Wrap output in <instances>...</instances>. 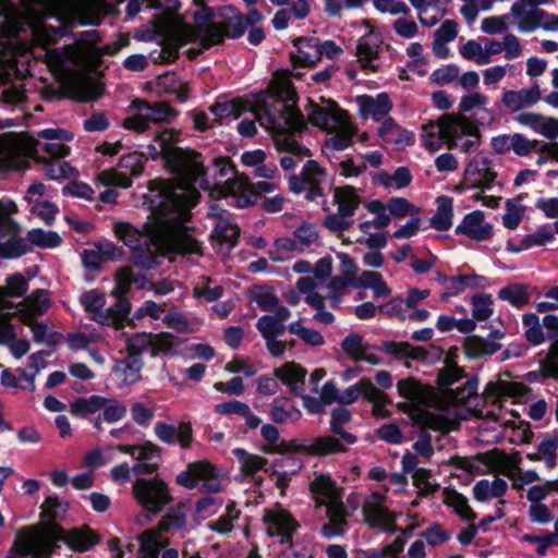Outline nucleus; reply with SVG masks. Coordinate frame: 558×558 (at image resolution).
<instances>
[{"label": "nucleus", "mask_w": 558, "mask_h": 558, "mask_svg": "<svg viewBox=\"0 0 558 558\" xmlns=\"http://www.w3.org/2000/svg\"><path fill=\"white\" fill-rule=\"evenodd\" d=\"M59 536V531L53 526L24 527L16 533L7 558H48Z\"/></svg>", "instance_id": "9b49d317"}, {"label": "nucleus", "mask_w": 558, "mask_h": 558, "mask_svg": "<svg viewBox=\"0 0 558 558\" xmlns=\"http://www.w3.org/2000/svg\"><path fill=\"white\" fill-rule=\"evenodd\" d=\"M453 218V199L447 195L436 198V213L430 219L432 226L439 230L446 231L451 228Z\"/></svg>", "instance_id": "603ef678"}, {"label": "nucleus", "mask_w": 558, "mask_h": 558, "mask_svg": "<svg viewBox=\"0 0 558 558\" xmlns=\"http://www.w3.org/2000/svg\"><path fill=\"white\" fill-rule=\"evenodd\" d=\"M384 37L381 33L375 28H369L363 35L356 46V58L361 69L365 72H376L381 66Z\"/></svg>", "instance_id": "b1692460"}, {"label": "nucleus", "mask_w": 558, "mask_h": 558, "mask_svg": "<svg viewBox=\"0 0 558 558\" xmlns=\"http://www.w3.org/2000/svg\"><path fill=\"white\" fill-rule=\"evenodd\" d=\"M275 182H257L250 183L247 177L238 175L235 180L228 182L225 189L216 190L218 195H232L238 207L243 208L254 204L257 195L263 193H271L276 190Z\"/></svg>", "instance_id": "4be33fe9"}, {"label": "nucleus", "mask_w": 558, "mask_h": 558, "mask_svg": "<svg viewBox=\"0 0 558 558\" xmlns=\"http://www.w3.org/2000/svg\"><path fill=\"white\" fill-rule=\"evenodd\" d=\"M499 349L500 344L496 341L476 336L468 338L464 343V351L470 357L490 355L497 352Z\"/></svg>", "instance_id": "13d9d810"}, {"label": "nucleus", "mask_w": 558, "mask_h": 558, "mask_svg": "<svg viewBox=\"0 0 558 558\" xmlns=\"http://www.w3.org/2000/svg\"><path fill=\"white\" fill-rule=\"evenodd\" d=\"M418 11V19L425 26L436 25L446 13L450 0H409Z\"/></svg>", "instance_id": "ea45409f"}, {"label": "nucleus", "mask_w": 558, "mask_h": 558, "mask_svg": "<svg viewBox=\"0 0 558 558\" xmlns=\"http://www.w3.org/2000/svg\"><path fill=\"white\" fill-rule=\"evenodd\" d=\"M508 488L505 480L496 477L493 481L482 480L473 487V495L477 501L484 502L493 498L502 497Z\"/></svg>", "instance_id": "3c124183"}, {"label": "nucleus", "mask_w": 558, "mask_h": 558, "mask_svg": "<svg viewBox=\"0 0 558 558\" xmlns=\"http://www.w3.org/2000/svg\"><path fill=\"white\" fill-rule=\"evenodd\" d=\"M43 526L56 527L60 535L58 539H63L68 546L77 551H86L98 542L94 532L86 527L64 532L54 524H44Z\"/></svg>", "instance_id": "79ce46f5"}, {"label": "nucleus", "mask_w": 558, "mask_h": 558, "mask_svg": "<svg viewBox=\"0 0 558 558\" xmlns=\"http://www.w3.org/2000/svg\"><path fill=\"white\" fill-rule=\"evenodd\" d=\"M295 253H301L294 239L281 236L274 241L268 250V255L274 262H287L293 257Z\"/></svg>", "instance_id": "4d7b16f0"}, {"label": "nucleus", "mask_w": 558, "mask_h": 558, "mask_svg": "<svg viewBox=\"0 0 558 558\" xmlns=\"http://www.w3.org/2000/svg\"><path fill=\"white\" fill-rule=\"evenodd\" d=\"M33 44L44 48L46 63L65 93L73 99L90 101L101 94V85L96 82L87 70L86 54L93 51L99 41L96 32H84L77 39V47L47 49L54 41L58 32L39 23L33 26Z\"/></svg>", "instance_id": "f03ea898"}, {"label": "nucleus", "mask_w": 558, "mask_h": 558, "mask_svg": "<svg viewBox=\"0 0 558 558\" xmlns=\"http://www.w3.org/2000/svg\"><path fill=\"white\" fill-rule=\"evenodd\" d=\"M498 298L515 307H522L530 302L527 288L520 283H511L498 291Z\"/></svg>", "instance_id": "bf43d9fd"}, {"label": "nucleus", "mask_w": 558, "mask_h": 558, "mask_svg": "<svg viewBox=\"0 0 558 558\" xmlns=\"http://www.w3.org/2000/svg\"><path fill=\"white\" fill-rule=\"evenodd\" d=\"M104 397L90 396L76 398L70 403L69 411L75 416H86L102 409Z\"/></svg>", "instance_id": "052dcab7"}, {"label": "nucleus", "mask_w": 558, "mask_h": 558, "mask_svg": "<svg viewBox=\"0 0 558 558\" xmlns=\"http://www.w3.org/2000/svg\"><path fill=\"white\" fill-rule=\"evenodd\" d=\"M19 21L8 0H0V85L21 76L19 58L26 57V49L12 38L19 32Z\"/></svg>", "instance_id": "1a4fd4ad"}, {"label": "nucleus", "mask_w": 558, "mask_h": 558, "mask_svg": "<svg viewBox=\"0 0 558 558\" xmlns=\"http://www.w3.org/2000/svg\"><path fill=\"white\" fill-rule=\"evenodd\" d=\"M542 99V92L537 84L519 90L508 89L502 93L501 101L510 111L517 112L521 109L536 105Z\"/></svg>", "instance_id": "c9c22d12"}, {"label": "nucleus", "mask_w": 558, "mask_h": 558, "mask_svg": "<svg viewBox=\"0 0 558 558\" xmlns=\"http://www.w3.org/2000/svg\"><path fill=\"white\" fill-rule=\"evenodd\" d=\"M263 438L266 440V445L262 447V450L265 453L274 454V453H287L294 452L291 445L296 444L298 439H293L290 441H279L280 435L277 427L270 424H266L260 429Z\"/></svg>", "instance_id": "8fccbe9b"}, {"label": "nucleus", "mask_w": 558, "mask_h": 558, "mask_svg": "<svg viewBox=\"0 0 558 558\" xmlns=\"http://www.w3.org/2000/svg\"><path fill=\"white\" fill-rule=\"evenodd\" d=\"M268 94H258L252 99H233L210 107V111L221 121L227 118L238 119L244 111H252L259 124L265 129L276 128V119L266 110Z\"/></svg>", "instance_id": "f3484780"}, {"label": "nucleus", "mask_w": 558, "mask_h": 558, "mask_svg": "<svg viewBox=\"0 0 558 558\" xmlns=\"http://www.w3.org/2000/svg\"><path fill=\"white\" fill-rule=\"evenodd\" d=\"M73 140V134L64 129H45L34 138L35 149L33 159L40 160L39 153H46L50 158H64L71 149L68 145Z\"/></svg>", "instance_id": "5701e85b"}, {"label": "nucleus", "mask_w": 558, "mask_h": 558, "mask_svg": "<svg viewBox=\"0 0 558 558\" xmlns=\"http://www.w3.org/2000/svg\"><path fill=\"white\" fill-rule=\"evenodd\" d=\"M193 1L198 7L194 13L195 29L186 25L180 15L169 12L155 19L142 32L143 40L157 41L161 47L156 62H173L178 58L179 48L185 44L199 41L203 48H208L225 38L227 25L213 22V10L204 5V0Z\"/></svg>", "instance_id": "20e7f679"}, {"label": "nucleus", "mask_w": 558, "mask_h": 558, "mask_svg": "<svg viewBox=\"0 0 558 558\" xmlns=\"http://www.w3.org/2000/svg\"><path fill=\"white\" fill-rule=\"evenodd\" d=\"M296 51L291 54L292 63L296 68L313 66L320 60L319 44L315 38H298L294 40Z\"/></svg>", "instance_id": "a19ab883"}, {"label": "nucleus", "mask_w": 558, "mask_h": 558, "mask_svg": "<svg viewBox=\"0 0 558 558\" xmlns=\"http://www.w3.org/2000/svg\"><path fill=\"white\" fill-rule=\"evenodd\" d=\"M209 216L217 219L213 238L220 245L232 247L240 233L238 226L231 221V218L226 210L219 209L217 206L210 207Z\"/></svg>", "instance_id": "72a5a7b5"}, {"label": "nucleus", "mask_w": 558, "mask_h": 558, "mask_svg": "<svg viewBox=\"0 0 558 558\" xmlns=\"http://www.w3.org/2000/svg\"><path fill=\"white\" fill-rule=\"evenodd\" d=\"M35 149L34 137L26 132L0 134V172L28 168Z\"/></svg>", "instance_id": "f8f14e48"}, {"label": "nucleus", "mask_w": 558, "mask_h": 558, "mask_svg": "<svg viewBox=\"0 0 558 558\" xmlns=\"http://www.w3.org/2000/svg\"><path fill=\"white\" fill-rule=\"evenodd\" d=\"M428 296L429 290H420L413 288L409 290L405 301L401 298L391 299L388 303L381 306V311L390 315H398L400 318L404 319L405 316L401 315L403 305H405L407 308H414L418 303L423 302Z\"/></svg>", "instance_id": "a18cd8bd"}, {"label": "nucleus", "mask_w": 558, "mask_h": 558, "mask_svg": "<svg viewBox=\"0 0 558 558\" xmlns=\"http://www.w3.org/2000/svg\"><path fill=\"white\" fill-rule=\"evenodd\" d=\"M447 147L457 148L463 153L475 149L481 144L477 125L462 113L442 114Z\"/></svg>", "instance_id": "2eb2a0df"}, {"label": "nucleus", "mask_w": 558, "mask_h": 558, "mask_svg": "<svg viewBox=\"0 0 558 558\" xmlns=\"http://www.w3.org/2000/svg\"><path fill=\"white\" fill-rule=\"evenodd\" d=\"M311 493L318 505L327 508L328 523L323 532L327 537L341 535L347 529L348 512L341 500L340 490L328 474H316L310 484Z\"/></svg>", "instance_id": "9d476101"}, {"label": "nucleus", "mask_w": 558, "mask_h": 558, "mask_svg": "<svg viewBox=\"0 0 558 558\" xmlns=\"http://www.w3.org/2000/svg\"><path fill=\"white\" fill-rule=\"evenodd\" d=\"M102 414L95 421V427L101 428V421L114 423L122 420L126 415V407L113 399L104 398Z\"/></svg>", "instance_id": "0e129e2a"}, {"label": "nucleus", "mask_w": 558, "mask_h": 558, "mask_svg": "<svg viewBox=\"0 0 558 558\" xmlns=\"http://www.w3.org/2000/svg\"><path fill=\"white\" fill-rule=\"evenodd\" d=\"M132 493L135 500L149 512H159L170 501L167 485L159 478H137Z\"/></svg>", "instance_id": "6ab92c4d"}, {"label": "nucleus", "mask_w": 558, "mask_h": 558, "mask_svg": "<svg viewBox=\"0 0 558 558\" xmlns=\"http://www.w3.org/2000/svg\"><path fill=\"white\" fill-rule=\"evenodd\" d=\"M496 178L497 172L494 169L493 161L486 153L480 151L465 165L463 180L454 187V191L462 192L465 189L488 190Z\"/></svg>", "instance_id": "a211bd4d"}, {"label": "nucleus", "mask_w": 558, "mask_h": 558, "mask_svg": "<svg viewBox=\"0 0 558 558\" xmlns=\"http://www.w3.org/2000/svg\"><path fill=\"white\" fill-rule=\"evenodd\" d=\"M359 113L363 119L381 120L390 112L392 105L387 94L376 96L361 95L356 97Z\"/></svg>", "instance_id": "473e14b6"}, {"label": "nucleus", "mask_w": 558, "mask_h": 558, "mask_svg": "<svg viewBox=\"0 0 558 558\" xmlns=\"http://www.w3.org/2000/svg\"><path fill=\"white\" fill-rule=\"evenodd\" d=\"M61 158L40 157L39 163H43L44 174L51 180L72 179L77 177V171Z\"/></svg>", "instance_id": "5fc2aeb1"}, {"label": "nucleus", "mask_w": 558, "mask_h": 558, "mask_svg": "<svg viewBox=\"0 0 558 558\" xmlns=\"http://www.w3.org/2000/svg\"><path fill=\"white\" fill-rule=\"evenodd\" d=\"M452 463L470 474L498 473L504 474L513 481L514 488H521L523 484H530L539 480L535 471H526L519 478H514L521 463L519 452L510 454L500 450H492L477 454L474 458L457 457Z\"/></svg>", "instance_id": "6e6552de"}, {"label": "nucleus", "mask_w": 558, "mask_h": 558, "mask_svg": "<svg viewBox=\"0 0 558 558\" xmlns=\"http://www.w3.org/2000/svg\"><path fill=\"white\" fill-rule=\"evenodd\" d=\"M363 514L365 521L373 527H378L387 532L395 531L396 515L385 506V496L373 493L363 504Z\"/></svg>", "instance_id": "393cba45"}, {"label": "nucleus", "mask_w": 558, "mask_h": 558, "mask_svg": "<svg viewBox=\"0 0 558 558\" xmlns=\"http://www.w3.org/2000/svg\"><path fill=\"white\" fill-rule=\"evenodd\" d=\"M477 381L469 380L457 390L446 389L439 396V408L454 420V425L450 429H454L458 424V417L463 415L458 411V405H464L466 411L471 414L484 416L493 414L486 407L488 403H495L501 400L505 396L518 397L524 393L525 386L521 383L498 378L496 381H490L486 385L482 395L477 392Z\"/></svg>", "instance_id": "39448f33"}, {"label": "nucleus", "mask_w": 558, "mask_h": 558, "mask_svg": "<svg viewBox=\"0 0 558 558\" xmlns=\"http://www.w3.org/2000/svg\"><path fill=\"white\" fill-rule=\"evenodd\" d=\"M29 13L56 16L58 20L81 19L97 5V0H21Z\"/></svg>", "instance_id": "dca6fc26"}, {"label": "nucleus", "mask_w": 558, "mask_h": 558, "mask_svg": "<svg viewBox=\"0 0 558 558\" xmlns=\"http://www.w3.org/2000/svg\"><path fill=\"white\" fill-rule=\"evenodd\" d=\"M488 97L483 93L465 94L460 99L459 113H471L475 124H490L495 119V113L488 108Z\"/></svg>", "instance_id": "bb28decb"}, {"label": "nucleus", "mask_w": 558, "mask_h": 558, "mask_svg": "<svg viewBox=\"0 0 558 558\" xmlns=\"http://www.w3.org/2000/svg\"><path fill=\"white\" fill-rule=\"evenodd\" d=\"M142 364L137 356L130 354L120 360L113 367V374L120 386H129L138 381L141 377Z\"/></svg>", "instance_id": "37998d69"}, {"label": "nucleus", "mask_w": 558, "mask_h": 558, "mask_svg": "<svg viewBox=\"0 0 558 558\" xmlns=\"http://www.w3.org/2000/svg\"><path fill=\"white\" fill-rule=\"evenodd\" d=\"M456 233L463 234L477 242H483L492 238L493 226L485 221L483 211L474 210L463 217L456 228Z\"/></svg>", "instance_id": "c756f323"}, {"label": "nucleus", "mask_w": 558, "mask_h": 558, "mask_svg": "<svg viewBox=\"0 0 558 558\" xmlns=\"http://www.w3.org/2000/svg\"><path fill=\"white\" fill-rule=\"evenodd\" d=\"M178 140L179 134L174 130L166 129L154 137L153 142L147 146V149L151 159L156 160L162 157L167 167L178 174L175 181L160 180L161 182L168 183L173 187L186 184L189 187L196 191V199L193 204H189V211L198 199L199 189H209V194L213 198L232 197V195H218V193H216V190L225 189L228 182L235 180L236 177L240 175L236 173L229 159L218 158L215 160V179H219L220 181L216 182L215 185L210 187L199 154L177 147ZM190 216L189 214V217Z\"/></svg>", "instance_id": "7ed1b4c3"}, {"label": "nucleus", "mask_w": 558, "mask_h": 558, "mask_svg": "<svg viewBox=\"0 0 558 558\" xmlns=\"http://www.w3.org/2000/svg\"><path fill=\"white\" fill-rule=\"evenodd\" d=\"M263 522L269 536L281 538H289L296 525L290 513L279 506L265 509Z\"/></svg>", "instance_id": "cd10ccee"}, {"label": "nucleus", "mask_w": 558, "mask_h": 558, "mask_svg": "<svg viewBox=\"0 0 558 558\" xmlns=\"http://www.w3.org/2000/svg\"><path fill=\"white\" fill-rule=\"evenodd\" d=\"M442 502L464 521L473 522L476 519V513L470 507L468 499L454 489L444 490Z\"/></svg>", "instance_id": "09e8293b"}, {"label": "nucleus", "mask_w": 558, "mask_h": 558, "mask_svg": "<svg viewBox=\"0 0 558 558\" xmlns=\"http://www.w3.org/2000/svg\"><path fill=\"white\" fill-rule=\"evenodd\" d=\"M412 175L405 167L398 168L393 173L381 171L377 174V181L388 189H403L410 184Z\"/></svg>", "instance_id": "69168bd1"}, {"label": "nucleus", "mask_w": 558, "mask_h": 558, "mask_svg": "<svg viewBox=\"0 0 558 558\" xmlns=\"http://www.w3.org/2000/svg\"><path fill=\"white\" fill-rule=\"evenodd\" d=\"M145 157L140 153H130L121 157L119 169L105 170L98 173L96 180L106 186H131V177H136L142 173L144 168Z\"/></svg>", "instance_id": "aec40b11"}, {"label": "nucleus", "mask_w": 558, "mask_h": 558, "mask_svg": "<svg viewBox=\"0 0 558 558\" xmlns=\"http://www.w3.org/2000/svg\"><path fill=\"white\" fill-rule=\"evenodd\" d=\"M155 434L168 445L179 444L182 448H189L192 444V427L189 423L173 425L159 422L155 425Z\"/></svg>", "instance_id": "e433bc0d"}, {"label": "nucleus", "mask_w": 558, "mask_h": 558, "mask_svg": "<svg viewBox=\"0 0 558 558\" xmlns=\"http://www.w3.org/2000/svg\"><path fill=\"white\" fill-rule=\"evenodd\" d=\"M136 112L126 118L123 122L125 129L136 132H144L148 129V123L168 122L175 117V112L166 102L148 104L138 101L135 104Z\"/></svg>", "instance_id": "412c9836"}, {"label": "nucleus", "mask_w": 558, "mask_h": 558, "mask_svg": "<svg viewBox=\"0 0 558 558\" xmlns=\"http://www.w3.org/2000/svg\"><path fill=\"white\" fill-rule=\"evenodd\" d=\"M275 377L289 388L291 392L303 391L306 369L294 361L286 362L274 369Z\"/></svg>", "instance_id": "4c0bfd02"}, {"label": "nucleus", "mask_w": 558, "mask_h": 558, "mask_svg": "<svg viewBox=\"0 0 558 558\" xmlns=\"http://www.w3.org/2000/svg\"><path fill=\"white\" fill-rule=\"evenodd\" d=\"M26 240L33 245L41 248H54L58 247L62 239L54 231H45L43 229H33L28 231Z\"/></svg>", "instance_id": "774afa93"}, {"label": "nucleus", "mask_w": 558, "mask_h": 558, "mask_svg": "<svg viewBox=\"0 0 558 558\" xmlns=\"http://www.w3.org/2000/svg\"><path fill=\"white\" fill-rule=\"evenodd\" d=\"M520 539L527 550L538 556H545L548 548L554 546V537L550 532H543L538 535L524 534Z\"/></svg>", "instance_id": "338daca9"}, {"label": "nucleus", "mask_w": 558, "mask_h": 558, "mask_svg": "<svg viewBox=\"0 0 558 558\" xmlns=\"http://www.w3.org/2000/svg\"><path fill=\"white\" fill-rule=\"evenodd\" d=\"M372 392H375V385L369 378L363 377L354 385L348 387L343 391H340L339 403L351 404L361 397L366 399Z\"/></svg>", "instance_id": "6e6d98bb"}, {"label": "nucleus", "mask_w": 558, "mask_h": 558, "mask_svg": "<svg viewBox=\"0 0 558 558\" xmlns=\"http://www.w3.org/2000/svg\"><path fill=\"white\" fill-rule=\"evenodd\" d=\"M0 343L8 344L15 359H21L29 350V344L26 340L15 339L14 329L9 323L7 314L0 315Z\"/></svg>", "instance_id": "de8ad7c7"}, {"label": "nucleus", "mask_w": 558, "mask_h": 558, "mask_svg": "<svg viewBox=\"0 0 558 558\" xmlns=\"http://www.w3.org/2000/svg\"><path fill=\"white\" fill-rule=\"evenodd\" d=\"M291 446L294 452L311 456H327L345 450L344 447L331 436L298 439L296 444H292Z\"/></svg>", "instance_id": "7c9ffc66"}, {"label": "nucleus", "mask_w": 558, "mask_h": 558, "mask_svg": "<svg viewBox=\"0 0 558 558\" xmlns=\"http://www.w3.org/2000/svg\"><path fill=\"white\" fill-rule=\"evenodd\" d=\"M81 303L95 322L101 325L109 324L110 322H117L116 311L105 306L106 296L98 290H90L83 293L81 296Z\"/></svg>", "instance_id": "2f4dec72"}, {"label": "nucleus", "mask_w": 558, "mask_h": 558, "mask_svg": "<svg viewBox=\"0 0 558 558\" xmlns=\"http://www.w3.org/2000/svg\"><path fill=\"white\" fill-rule=\"evenodd\" d=\"M397 389L400 397L410 401L400 403L399 407L416 424L441 433H448L453 427L454 420L448 411L445 413L440 410L439 396L434 389L421 385L412 377L399 380Z\"/></svg>", "instance_id": "423d86ee"}, {"label": "nucleus", "mask_w": 558, "mask_h": 558, "mask_svg": "<svg viewBox=\"0 0 558 558\" xmlns=\"http://www.w3.org/2000/svg\"><path fill=\"white\" fill-rule=\"evenodd\" d=\"M170 523H161L156 530H147L141 536L140 558H159V551L163 548L168 541L163 536V532ZM175 549H165L160 558H178Z\"/></svg>", "instance_id": "a878e982"}, {"label": "nucleus", "mask_w": 558, "mask_h": 558, "mask_svg": "<svg viewBox=\"0 0 558 558\" xmlns=\"http://www.w3.org/2000/svg\"><path fill=\"white\" fill-rule=\"evenodd\" d=\"M28 289V282L24 276L21 274H15L7 279L5 287L0 288V315L7 314L9 317V313L4 312L9 310L12 304L8 300L9 296L20 298L24 295V293Z\"/></svg>", "instance_id": "49530a36"}, {"label": "nucleus", "mask_w": 558, "mask_h": 558, "mask_svg": "<svg viewBox=\"0 0 558 558\" xmlns=\"http://www.w3.org/2000/svg\"><path fill=\"white\" fill-rule=\"evenodd\" d=\"M19 310L21 320L24 324H32L37 315L44 314L50 306V300L47 291L36 290L27 296Z\"/></svg>", "instance_id": "58836bf2"}, {"label": "nucleus", "mask_w": 558, "mask_h": 558, "mask_svg": "<svg viewBox=\"0 0 558 558\" xmlns=\"http://www.w3.org/2000/svg\"><path fill=\"white\" fill-rule=\"evenodd\" d=\"M268 94V97L266 98V110L277 120L279 121L275 113L270 111L269 109V100L272 97L279 98L281 100H284L286 102L293 101L294 99V89L291 84V73L287 71L282 72H276L274 75V78L271 81L270 89L262 92L260 94ZM286 112L280 117V120H282L286 123L287 113L289 110H295L292 108L291 105L286 104Z\"/></svg>", "instance_id": "c85d7f7f"}, {"label": "nucleus", "mask_w": 558, "mask_h": 558, "mask_svg": "<svg viewBox=\"0 0 558 558\" xmlns=\"http://www.w3.org/2000/svg\"><path fill=\"white\" fill-rule=\"evenodd\" d=\"M422 143L432 153L439 150L444 144L447 145L442 116L437 121H429L423 124Z\"/></svg>", "instance_id": "c03bdc74"}, {"label": "nucleus", "mask_w": 558, "mask_h": 558, "mask_svg": "<svg viewBox=\"0 0 558 558\" xmlns=\"http://www.w3.org/2000/svg\"><path fill=\"white\" fill-rule=\"evenodd\" d=\"M307 117L310 122L329 133H333L323 145V150H344L352 144L357 130L349 114L335 101L322 99L320 104L311 102Z\"/></svg>", "instance_id": "0eeeda50"}, {"label": "nucleus", "mask_w": 558, "mask_h": 558, "mask_svg": "<svg viewBox=\"0 0 558 558\" xmlns=\"http://www.w3.org/2000/svg\"><path fill=\"white\" fill-rule=\"evenodd\" d=\"M28 252V246L21 238L14 236V229L10 234H2V242L0 246V257L14 258L20 257Z\"/></svg>", "instance_id": "e2e57ef3"}, {"label": "nucleus", "mask_w": 558, "mask_h": 558, "mask_svg": "<svg viewBox=\"0 0 558 558\" xmlns=\"http://www.w3.org/2000/svg\"><path fill=\"white\" fill-rule=\"evenodd\" d=\"M227 473L222 468L208 460H198L187 464L186 469L177 475V482L189 488L204 493H219L223 489Z\"/></svg>", "instance_id": "ddd939ff"}, {"label": "nucleus", "mask_w": 558, "mask_h": 558, "mask_svg": "<svg viewBox=\"0 0 558 558\" xmlns=\"http://www.w3.org/2000/svg\"><path fill=\"white\" fill-rule=\"evenodd\" d=\"M196 196V191L186 184L173 187L160 180L154 181L147 194L151 217L146 222V233L125 222L114 225V233L131 247L136 266L150 269L158 264L159 256L201 253L198 242L184 227L189 220V204H193Z\"/></svg>", "instance_id": "f257e3e1"}, {"label": "nucleus", "mask_w": 558, "mask_h": 558, "mask_svg": "<svg viewBox=\"0 0 558 558\" xmlns=\"http://www.w3.org/2000/svg\"><path fill=\"white\" fill-rule=\"evenodd\" d=\"M232 452L239 460L241 471L245 475H254L267 464V460L265 458L250 453L242 448H235Z\"/></svg>", "instance_id": "680f3d73"}, {"label": "nucleus", "mask_w": 558, "mask_h": 558, "mask_svg": "<svg viewBox=\"0 0 558 558\" xmlns=\"http://www.w3.org/2000/svg\"><path fill=\"white\" fill-rule=\"evenodd\" d=\"M333 201L338 206V211L344 216H353L361 203L355 189L348 185L335 189Z\"/></svg>", "instance_id": "864d4df0"}, {"label": "nucleus", "mask_w": 558, "mask_h": 558, "mask_svg": "<svg viewBox=\"0 0 558 558\" xmlns=\"http://www.w3.org/2000/svg\"><path fill=\"white\" fill-rule=\"evenodd\" d=\"M544 12V10L517 0L512 4L509 15L517 21V26L520 32L527 33L541 27Z\"/></svg>", "instance_id": "f704fd0d"}, {"label": "nucleus", "mask_w": 558, "mask_h": 558, "mask_svg": "<svg viewBox=\"0 0 558 558\" xmlns=\"http://www.w3.org/2000/svg\"><path fill=\"white\" fill-rule=\"evenodd\" d=\"M304 121L298 110H289L286 118V124L281 125L276 120V128L269 129L272 132L275 145L279 151L290 153L292 156L282 157L280 165L283 169H293L296 165L294 156L307 154V149L302 147L294 138V133L303 129Z\"/></svg>", "instance_id": "4468645a"}]
</instances>
